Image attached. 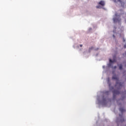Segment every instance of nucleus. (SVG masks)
Instances as JSON below:
<instances>
[{
  "label": "nucleus",
  "mask_w": 126,
  "mask_h": 126,
  "mask_svg": "<svg viewBox=\"0 0 126 126\" xmlns=\"http://www.w3.org/2000/svg\"><path fill=\"white\" fill-rule=\"evenodd\" d=\"M112 68H114L115 69H116V68H117V66H115L114 67H112Z\"/></svg>",
  "instance_id": "obj_11"
},
{
  "label": "nucleus",
  "mask_w": 126,
  "mask_h": 126,
  "mask_svg": "<svg viewBox=\"0 0 126 126\" xmlns=\"http://www.w3.org/2000/svg\"><path fill=\"white\" fill-rule=\"evenodd\" d=\"M120 112H121V113H124V112H126V110H125V109H124V108L123 107H121L120 108Z\"/></svg>",
  "instance_id": "obj_7"
},
{
  "label": "nucleus",
  "mask_w": 126,
  "mask_h": 126,
  "mask_svg": "<svg viewBox=\"0 0 126 126\" xmlns=\"http://www.w3.org/2000/svg\"><path fill=\"white\" fill-rule=\"evenodd\" d=\"M113 98L115 99L116 98V95H119V94H120V90H114L113 91Z\"/></svg>",
  "instance_id": "obj_2"
},
{
  "label": "nucleus",
  "mask_w": 126,
  "mask_h": 126,
  "mask_svg": "<svg viewBox=\"0 0 126 126\" xmlns=\"http://www.w3.org/2000/svg\"><path fill=\"white\" fill-rule=\"evenodd\" d=\"M91 30H92V28H90L89 29V31H91Z\"/></svg>",
  "instance_id": "obj_16"
},
{
  "label": "nucleus",
  "mask_w": 126,
  "mask_h": 126,
  "mask_svg": "<svg viewBox=\"0 0 126 126\" xmlns=\"http://www.w3.org/2000/svg\"><path fill=\"white\" fill-rule=\"evenodd\" d=\"M97 8H102V7L100 5L96 6Z\"/></svg>",
  "instance_id": "obj_10"
},
{
  "label": "nucleus",
  "mask_w": 126,
  "mask_h": 126,
  "mask_svg": "<svg viewBox=\"0 0 126 126\" xmlns=\"http://www.w3.org/2000/svg\"><path fill=\"white\" fill-rule=\"evenodd\" d=\"M125 41H126L125 39H124V42H125Z\"/></svg>",
  "instance_id": "obj_17"
},
{
  "label": "nucleus",
  "mask_w": 126,
  "mask_h": 126,
  "mask_svg": "<svg viewBox=\"0 0 126 126\" xmlns=\"http://www.w3.org/2000/svg\"><path fill=\"white\" fill-rule=\"evenodd\" d=\"M122 14H124V11L123 10L119 11L118 13H116L113 16V22L114 23H120L121 22V19L120 18L122 16Z\"/></svg>",
  "instance_id": "obj_1"
},
{
  "label": "nucleus",
  "mask_w": 126,
  "mask_h": 126,
  "mask_svg": "<svg viewBox=\"0 0 126 126\" xmlns=\"http://www.w3.org/2000/svg\"><path fill=\"white\" fill-rule=\"evenodd\" d=\"M117 85H119L120 86H122V85H123V84H122V83H118V82H116V86Z\"/></svg>",
  "instance_id": "obj_9"
},
{
  "label": "nucleus",
  "mask_w": 126,
  "mask_h": 126,
  "mask_svg": "<svg viewBox=\"0 0 126 126\" xmlns=\"http://www.w3.org/2000/svg\"><path fill=\"white\" fill-rule=\"evenodd\" d=\"M107 81L108 82H110V78H108Z\"/></svg>",
  "instance_id": "obj_13"
},
{
  "label": "nucleus",
  "mask_w": 126,
  "mask_h": 126,
  "mask_svg": "<svg viewBox=\"0 0 126 126\" xmlns=\"http://www.w3.org/2000/svg\"><path fill=\"white\" fill-rule=\"evenodd\" d=\"M113 0L114 2H118V1H119V2H120L122 7H124L125 5V3L124 2H122L121 0Z\"/></svg>",
  "instance_id": "obj_3"
},
{
  "label": "nucleus",
  "mask_w": 126,
  "mask_h": 126,
  "mask_svg": "<svg viewBox=\"0 0 126 126\" xmlns=\"http://www.w3.org/2000/svg\"><path fill=\"white\" fill-rule=\"evenodd\" d=\"M113 33H114V34H116V31H115L113 30Z\"/></svg>",
  "instance_id": "obj_14"
},
{
  "label": "nucleus",
  "mask_w": 126,
  "mask_h": 126,
  "mask_svg": "<svg viewBox=\"0 0 126 126\" xmlns=\"http://www.w3.org/2000/svg\"><path fill=\"white\" fill-rule=\"evenodd\" d=\"M112 79H114V80H117V81H119V77L117 76L116 75H114L112 76Z\"/></svg>",
  "instance_id": "obj_5"
},
{
  "label": "nucleus",
  "mask_w": 126,
  "mask_h": 126,
  "mask_svg": "<svg viewBox=\"0 0 126 126\" xmlns=\"http://www.w3.org/2000/svg\"><path fill=\"white\" fill-rule=\"evenodd\" d=\"M116 62V60H114L112 61L111 59H109V63L108 64V66L109 67H111V65H112V63H115Z\"/></svg>",
  "instance_id": "obj_4"
},
{
  "label": "nucleus",
  "mask_w": 126,
  "mask_h": 126,
  "mask_svg": "<svg viewBox=\"0 0 126 126\" xmlns=\"http://www.w3.org/2000/svg\"><path fill=\"white\" fill-rule=\"evenodd\" d=\"M125 48H126V46H125Z\"/></svg>",
  "instance_id": "obj_18"
},
{
  "label": "nucleus",
  "mask_w": 126,
  "mask_h": 126,
  "mask_svg": "<svg viewBox=\"0 0 126 126\" xmlns=\"http://www.w3.org/2000/svg\"><path fill=\"white\" fill-rule=\"evenodd\" d=\"M119 69H120V70H122V69H123V64H120V65H119Z\"/></svg>",
  "instance_id": "obj_8"
},
{
  "label": "nucleus",
  "mask_w": 126,
  "mask_h": 126,
  "mask_svg": "<svg viewBox=\"0 0 126 126\" xmlns=\"http://www.w3.org/2000/svg\"><path fill=\"white\" fill-rule=\"evenodd\" d=\"M99 4H100L102 6H104V5H105V1H104L103 0H101L99 2Z\"/></svg>",
  "instance_id": "obj_6"
},
{
  "label": "nucleus",
  "mask_w": 126,
  "mask_h": 126,
  "mask_svg": "<svg viewBox=\"0 0 126 126\" xmlns=\"http://www.w3.org/2000/svg\"><path fill=\"white\" fill-rule=\"evenodd\" d=\"M80 47L81 48H82V47H83L82 44H80Z\"/></svg>",
  "instance_id": "obj_15"
},
{
  "label": "nucleus",
  "mask_w": 126,
  "mask_h": 126,
  "mask_svg": "<svg viewBox=\"0 0 126 126\" xmlns=\"http://www.w3.org/2000/svg\"><path fill=\"white\" fill-rule=\"evenodd\" d=\"M113 37L114 39H116V36H115V34H113Z\"/></svg>",
  "instance_id": "obj_12"
}]
</instances>
